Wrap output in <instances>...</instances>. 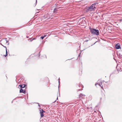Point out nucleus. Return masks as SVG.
<instances>
[{
  "mask_svg": "<svg viewBox=\"0 0 122 122\" xmlns=\"http://www.w3.org/2000/svg\"><path fill=\"white\" fill-rule=\"evenodd\" d=\"M90 30L92 34L97 35H99V31L98 30L94 29H90Z\"/></svg>",
  "mask_w": 122,
  "mask_h": 122,
  "instance_id": "nucleus-1",
  "label": "nucleus"
},
{
  "mask_svg": "<svg viewBox=\"0 0 122 122\" xmlns=\"http://www.w3.org/2000/svg\"><path fill=\"white\" fill-rule=\"evenodd\" d=\"M95 9L96 7L95 6H94V4H92L89 7L88 10V11H92L94 10Z\"/></svg>",
  "mask_w": 122,
  "mask_h": 122,
  "instance_id": "nucleus-2",
  "label": "nucleus"
},
{
  "mask_svg": "<svg viewBox=\"0 0 122 122\" xmlns=\"http://www.w3.org/2000/svg\"><path fill=\"white\" fill-rule=\"evenodd\" d=\"M1 43L3 44H6L7 42V41L6 39H3L1 41Z\"/></svg>",
  "mask_w": 122,
  "mask_h": 122,
  "instance_id": "nucleus-3",
  "label": "nucleus"
},
{
  "mask_svg": "<svg viewBox=\"0 0 122 122\" xmlns=\"http://www.w3.org/2000/svg\"><path fill=\"white\" fill-rule=\"evenodd\" d=\"M40 113L41 117H42L44 116V112H45L42 109L40 110Z\"/></svg>",
  "mask_w": 122,
  "mask_h": 122,
  "instance_id": "nucleus-4",
  "label": "nucleus"
},
{
  "mask_svg": "<svg viewBox=\"0 0 122 122\" xmlns=\"http://www.w3.org/2000/svg\"><path fill=\"white\" fill-rule=\"evenodd\" d=\"M115 47L116 49H118L120 48V44L119 43H118L115 46Z\"/></svg>",
  "mask_w": 122,
  "mask_h": 122,
  "instance_id": "nucleus-5",
  "label": "nucleus"
},
{
  "mask_svg": "<svg viewBox=\"0 0 122 122\" xmlns=\"http://www.w3.org/2000/svg\"><path fill=\"white\" fill-rule=\"evenodd\" d=\"M20 93H25V90H23L21 88L20 91Z\"/></svg>",
  "mask_w": 122,
  "mask_h": 122,
  "instance_id": "nucleus-6",
  "label": "nucleus"
},
{
  "mask_svg": "<svg viewBox=\"0 0 122 122\" xmlns=\"http://www.w3.org/2000/svg\"><path fill=\"white\" fill-rule=\"evenodd\" d=\"M25 84L23 85H19V86L21 88H23L25 87Z\"/></svg>",
  "mask_w": 122,
  "mask_h": 122,
  "instance_id": "nucleus-7",
  "label": "nucleus"
},
{
  "mask_svg": "<svg viewBox=\"0 0 122 122\" xmlns=\"http://www.w3.org/2000/svg\"><path fill=\"white\" fill-rule=\"evenodd\" d=\"M7 55V49H6V54L5 55H4V56H6Z\"/></svg>",
  "mask_w": 122,
  "mask_h": 122,
  "instance_id": "nucleus-8",
  "label": "nucleus"
},
{
  "mask_svg": "<svg viewBox=\"0 0 122 122\" xmlns=\"http://www.w3.org/2000/svg\"><path fill=\"white\" fill-rule=\"evenodd\" d=\"M97 84H98L99 85V86H101V84H99L98 83H97L95 84V85H96Z\"/></svg>",
  "mask_w": 122,
  "mask_h": 122,
  "instance_id": "nucleus-9",
  "label": "nucleus"
},
{
  "mask_svg": "<svg viewBox=\"0 0 122 122\" xmlns=\"http://www.w3.org/2000/svg\"><path fill=\"white\" fill-rule=\"evenodd\" d=\"M98 4V3H94V4H94V6H95V5L97 4Z\"/></svg>",
  "mask_w": 122,
  "mask_h": 122,
  "instance_id": "nucleus-10",
  "label": "nucleus"
},
{
  "mask_svg": "<svg viewBox=\"0 0 122 122\" xmlns=\"http://www.w3.org/2000/svg\"><path fill=\"white\" fill-rule=\"evenodd\" d=\"M44 37H43V36H41V38L42 39H43V38H44Z\"/></svg>",
  "mask_w": 122,
  "mask_h": 122,
  "instance_id": "nucleus-11",
  "label": "nucleus"
},
{
  "mask_svg": "<svg viewBox=\"0 0 122 122\" xmlns=\"http://www.w3.org/2000/svg\"><path fill=\"white\" fill-rule=\"evenodd\" d=\"M46 36V35H44V36H43V37H45Z\"/></svg>",
  "mask_w": 122,
  "mask_h": 122,
  "instance_id": "nucleus-12",
  "label": "nucleus"
},
{
  "mask_svg": "<svg viewBox=\"0 0 122 122\" xmlns=\"http://www.w3.org/2000/svg\"><path fill=\"white\" fill-rule=\"evenodd\" d=\"M56 10V9H54V10Z\"/></svg>",
  "mask_w": 122,
  "mask_h": 122,
  "instance_id": "nucleus-13",
  "label": "nucleus"
},
{
  "mask_svg": "<svg viewBox=\"0 0 122 122\" xmlns=\"http://www.w3.org/2000/svg\"><path fill=\"white\" fill-rule=\"evenodd\" d=\"M102 87V88H103V87H102H102Z\"/></svg>",
  "mask_w": 122,
  "mask_h": 122,
  "instance_id": "nucleus-14",
  "label": "nucleus"
},
{
  "mask_svg": "<svg viewBox=\"0 0 122 122\" xmlns=\"http://www.w3.org/2000/svg\"><path fill=\"white\" fill-rule=\"evenodd\" d=\"M1 45L3 46H3V45H2V44H1Z\"/></svg>",
  "mask_w": 122,
  "mask_h": 122,
  "instance_id": "nucleus-15",
  "label": "nucleus"
}]
</instances>
